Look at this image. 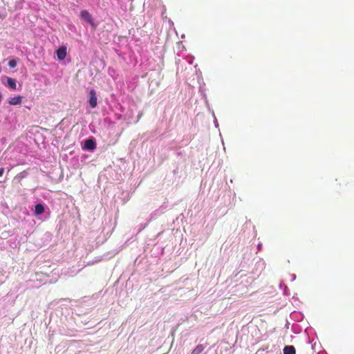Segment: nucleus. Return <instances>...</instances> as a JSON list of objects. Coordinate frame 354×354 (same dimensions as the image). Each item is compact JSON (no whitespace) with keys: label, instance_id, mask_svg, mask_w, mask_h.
Returning a JSON list of instances; mask_svg holds the SVG:
<instances>
[{"label":"nucleus","instance_id":"obj_1","mask_svg":"<svg viewBox=\"0 0 354 354\" xmlns=\"http://www.w3.org/2000/svg\"><path fill=\"white\" fill-rule=\"evenodd\" d=\"M89 105L91 108L96 107L97 104L96 93L94 89H91L89 92V100H88Z\"/></svg>","mask_w":354,"mask_h":354},{"label":"nucleus","instance_id":"obj_2","mask_svg":"<svg viewBox=\"0 0 354 354\" xmlns=\"http://www.w3.org/2000/svg\"><path fill=\"white\" fill-rule=\"evenodd\" d=\"M57 59L60 61L64 60L67 54V48L66 46H62L59 47L56 51Z\"/></svg>","mask_w":354,"mask_h":354},{"label":"nucleus","instance_id":"obj_3","mask_svg":"<svg viewBox=\"0 0 354 354\" xmlns=\"http://www.w3.org/2000/svg\"><path fill=\"white\" fill-rule=\"evenodd\" d=\"M84 148L87 150L93 151L96 148V143L93 138L87 139L84 142Z\"/></svg>","mask_w":354,"mask_h":354},{"label":"nucleus","instance_id":"obj_4","mask_svg":"<svg viewBox=\"0 0 354 354\" xmlns=\"http://www.w3.org/2000/svg\"><path fill=\"white\" fill-rule=\"evenodd\" d=\"M80 17L82 19L85 20L91 25H93L92 17L89 12L86 10H82L80 12Z\"/></svg>","mask_w":354,"mask_h":354},{"label":"nucleus","instance_id":"obj_5","mask_svg":"<svg viewBox=\"0 0 354 354\" xmlns=\"http://www.w3.org/2000/svg\"><path fill=\"white\" fill-rule=\"evenodd\" d=\"M22 97L20 95H17L13 97H10L8 100V103L10 105H18L21 103Z\"/></svg>","mask_w":354,"mask_h":354},{"label":"nucleus","instance_id":"obj_6","mask_svg":"<svg viewBox=\"0 0 354 354\" xmlns=\"http://www.w3.org/2000/svg\"><path fill=\"white\" fill-rule=\"evenodd\" d=\"M6 83H3L6 86H8L9 88H12L13 90L17 89V84H16L15 80H14L11 77H6Z\"/></svg>","mask_w":354,"mask_h":354},{"label":"nucleus","instance_id":"obj_7","mask_svg":"<svg viewBox=\"0 0 354 354\" xmlns=\"http://www.w3.org/2000/svg\"><path fill=\"white\" fill-rule=\"evenodd\" d=\"M45 211L44 207L42 204H37L35 207V215H41Z\"/></svg>","mask_w":354,"mask_h":354},{"label":"nucleus","instance_id":"obj_8","mask_svg":"<svg viewBox=\"0 0 354 354\" xmlns=\"http://www.w3.org/2000/svg\"><path fill=\"white\" fill-rule=\"evenodd\" d=\"M283 354H296L295 348L293 346H286L283 348Z\"/></svg>","mask_w":354,"mask_h":354},{"label":"nucleus","instance_id":"obj_9","mask_svg":"<svg viewBox=\"0 0 354 354\" xmlns=\"http://www.w3.org/2000/svg\"><path fill=\"white\" fill-rule=\"evenodd\" d=\"M205 349L202 344L197 345L195 348L192 351L191 354H201Z\"/></svg>","mask_w":354,"mask_h":354},{"label":"nucleus","instance_id":"obj_10","mask_svg":"<svg viewBox=\"0 0 354 354\" xmlns=\"http://www.w3.org/2000/svg\"><path fill=\"white\" fill-rule=\"evenodd\" d=\"M26 171H24L22 172H20L19 174H18L15 177V180H18L19 182H20V180L25 178L26 176Z\"/></svg>","mask_w":354,"mask_h":354},{"label":"nucleus","instance_id":"obj_11","mask_svg":"<svg viewBox=\"0 0 354 354\" xmlns=\"http://www.w3.org/2000/svg\"><path fill=\"white\" fill-rule=\"evenodd\" d=\"M17 64V61L16 59H11L8 62V66L12 68H15Z\"/></svg>","mask_w":354,"mask_h":354},{"label":"nucleus","instance_id":"obj_12","mask_svg":"<svg viewBox=\"0 0 354 354\" xmlns=\"http://www.w3.org/2000/svg\"><path fill=\"white\" fill-rule=\"evenodd\" d=\"M4 173V169L0 168V176H2Z\"/></svg>","mask_w":354,"mask_h":354},{"label":"nucleus","instance_id":"obj_13","mask_svg":"<svg viewBox=\"0 0 354 354\" xmlns=\"http://www.w3.org/2000/svg\"><path fill=\"white\" fill-rule=\"evenodd\" d=\"M265 349H268V347H264V348H263V351H265Z\"/></svg>","mask_w":354,"mask_h":354},{"label":"nucleus","instance_id":"obj_14","mask_svg":"<svg viewBox=\"0 0 354 354\" xmlns=\"http://www.w3.org/2000/svg\"><path fill=\"white\" fill-rule=\"evenodd\" d=\"M265 349H268V347H264V348H263V351H265Z\"/></svg>","mask_w":354,"mask_h":354},{"label":"nucleus","instance_id":"obj_15","mask_svg":"<svg viewBox=\"0 0 354 354\" xmlns=\"http://www.w3.org/2000/svg\"><path fill=\"white\" fill-rule=\"evenodd\" d=\"M265 349H268V347H264V348H263V351H265Z\"/></svg>","mask_w":354,"mask_h":354}]
</instances>
